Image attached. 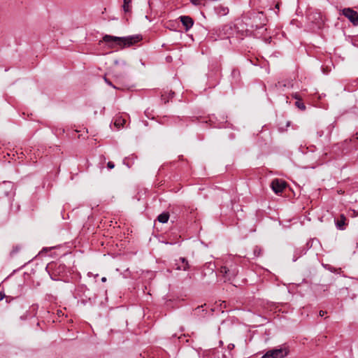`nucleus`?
Wrapping results in <instances>:
<instances>
[{"mask_svg": "<svg viewBox=\"0 0 358 358\" xmlns=\"http://www.w3.org/2000/svg\"><path fill=\"white\" fill-rule=\"evenodd\" d=\"M141 39L142 36L141 35H133L126 37L106 35L103 38V41L111 48H114L115 45H118L121 48L129 47L139 42Z\"/></svg>", "mask_w": 358, "mask_h": 358, "instance_id": "1", "label": "nucleus"}, {"mask_svg": "<svg viewBox=\"0 0 358 358\" xmlns=\"http://www.w3.org/2000/svg\"><path fill=\"white\" fill-rule=\"evenodd\" d=\"M288 355V350L286 347L274 348L268 350L262 358H284Z\"/></svg>", "mask_w": 358, "mask_h": 358, "instance_id": "2", "label": "nucleus"}, {"mask_svg": "<svg viewBox=\"0 0 358 358\" xmlns=\"http://www.w3.org/2000/svg\"><path fill=\"white\" fill-rule=\"evenodd\" d=\"M308 20L314 23L318 28H321L324 23V17L321 12L315 10L310 13Z\"/></svg>", "mask_w": 358, "mask_h": 358, "instance_id": "3", "label": "nucleus"}, {"mask_svg": "<svg viewBox=\"0 0 358 358\" xmlns=\"http://www.w3.org/2000/svg\"><path fill=\"white\" fill-rule=\"evenodd\" d=\"M219 273L222 275L224 281H230L236 277L237 271L236 269H229L226 266H221Z\"/></svg>", "mask_w": 358, "mask_h": 358, "instance_id": "4", "label": "nucleus"}, {"mask_svg": "<svg viewBox=\"0 0 358 358\" xmlns=\"http://www.w3.org/2000/svg\"><path fill=\"white\" fill-rule=\"evenodd\" d=\"M342 14L346 17L354 25H358V13L350 8H344Z\"/></svg>", "mask_w": 358, "mask_h": 358, "instance_id": "5", "label": "nucleus"}, {"mask_svg": "<svg viewBox=\"0 0 358 358\" xmlns=\"http://www.w3.org/2000/svg\"><path fill=\"white\" fill-rule=\"evenodd\" d=\"M286 187V183L282 180L275 179L271 182V187L275 194L282 192Z\"/></svg>", "mask_w": 358, "mask_h": 358, "instance_id": "6", "label": "nucleus"}, {"mask_svg": "<svg viewBox=\"0 0 358 358\" xmlns=\"http://www.w3.org/2000/svg\"><path fill=\"white\" fill-rule=\"evenodd\" d=\"M188 261L185 257H180L178 260H176L175 268L179 271H187L189 269Z\"/></svg>", "mask_w": 358, "mask_h": 358, "instance_id": "7", "label": "nucleus"}, {"mask_svg": "<svg viewBox=\"0 0 358 358\" xmlns=\"http://www.w3.org/2000/svg\"><path fill=\"white\" fill-rule=\"evenodd\" d=\"M180 20L182 25L185 27L186 31L189 30L194 24L192 18L189 16H180Z\"/></svg>", "mask_w": 358, "mask_h": 358, "instance_id": "8", "label": "nucleus"}, {"mask_svg": "<svg viewBox=\"0 0 358 358\" xmlns=\"http://www.w3.org/2000/svg\"><path fill=\"white\" fill-rule=\"evenodd\" d=\"M346 217L343 214H341L339 219L334 220L336 228L339 230H343L346 225Z\"/></svg>", "mask_w": 358, "mask_h": 358, "instance_id": "9", "label": "nucleus"}, {"mask_svg": "<svg viewBox=\"0 0 358 358\" xmlns=\"http://www.w3.org/2000/svg\"><path fill=\"white\" fill-rule=\"evenodd\" d=\"M174 92L171 90L164 91L161 94V100L164 101V103L169 102V99L173 97Z\"/></svg>", "mask_w": 358, "mask_h": 358, "instance_id": "10", "label": "nucleus"}, {"mask_svg": "<svg viewBox=\"0 0 358 358\" xmlns=\"http://www.w3.org/2000/svg\"><path fill=\"white\" fill-rule=\"evenodd\" d=\"M170 215L169 212H163L158 215V222L161 223H166L169 219Z\"/></svg>", "mask_w": 358, "mask_h": 358, "instance_id": "11", "label": "nucleus"}, {"mask_svg": "<svg viewBox=\"0 0 358 358\" xmlns=\"http://www.w3.org/2000/svg\"><path fill=\"white\" fill-rule=\"evenodd\" d=\"M126 120L121 117H118L115 119L114 125L117 128L120 129L121 127H124V124H125Z\"/></svg>", "mask_w": 358, "mask_h": 358, "instance_id": "12", "label": "nucleus"}, {"mask_svg": "<svg viewBox=\"0 0 358 358\" xmlns=\"http://www.w3.org/2000/svg\"><path fill=\"white\" fill-rule=\"evenodd\" d=\"M306 252L303 249H297L294 252V257H293V262H296L301 255L305 254Z\"/></svg>", "mask_w": 358, "mask_h": 358, "instance_id": "13", "label": "nucleus"}, {"mask_svg": "<svg viewBox=\"0 0 358 358\" xmlns=\"http://www.w3.org/2000/svg\"><path fill=\"white\" fill-rule=\"evenodd\" d=\"M131 0H124L123 9L125 13H128L131 10Z\"/></svg>", "mask_w": 358, "mask_h": 358, "instance_id": "14", "label": "nucleus"}, {"mask_svg": "<svg viewBox=\"0 0 358 358\" xmlns=\"http://www.w3.org/2000/svg\"><path fill=\"white\" fill-rule=\"evenodd\" d=\"M295 105L296 106V107H298L299 109H301L302 110H304L306 109V106L302 102L296 101L295 103Z\"/></svg>", "mask_w": 358, "mask_h": 358, "instance_id": "15", "label": "nucleus"}, {"mask_svg": "<svg viewBox=\"0 0 358 358\" xmlns=\"http://www.w3.org/2000/svg\"><path fill=\"white\" fill-rule=\"evenodd\" d=\"M190 1L195 6H199L202 3V0H190Z\"/></svg>", "mask_w": 358, "mask_h": 358, "instance_id": "16", "label": "nucleus"}, {"mask_svg": "<svg viewBox=\"0 0 358 358\" xmlns=\"http://www.w3.org/2000/svg\"><path fill=\"white\" fill-rule=\"evenodd\" d=\"M104 80L105 82L110 86H111L112 87L116 89V87L115 85H113V83L108 79L106 78V77H104Z\"/></svg>", "mask_w": 358, "mask_h": 358, "instance_id": "17", "label": "nucleus"}, {"mask_svg": "<svg viewBox=\"0 0 358 358\" xmlns=\"http://www.w3.org/2000/svg\"><path fill=\"white\" fill-rule=\"evenodd\" d=\"M107 166L108 169H112L115 167V164L112 162H108L107 164Z\"/></svg>", "mask_w": 358, "mask_h": 358, "instance_id": "18", "label": "nucleus"}, {"mask_svg": "<svg viewBox=\"0 0 358 358\" xmlns=\"http://www.w3.org/2000/svg\"><path fill=\"white\" fill-rule=\"evenodd\" d=\"M293 98L295 99H297V100H299L300 98H299V96L297 93H295L292 95Z\"/></svg>", "mask_w": 358, "mask_h": 358, "instance_id": "19", "label": "nucleus"}, {"mask_svg": "<svg viewBox=\"0 0 358 358\" xmlns=\"http://www.w3.org/2000/svg\"><path fill=\"white\" fill-rule=\"evenodd\" d=\"M326 313H327V312H325L324 310H320L319 313V315H320V316L323 317Z\"/></svg>", "mask_w": 358, "mask_h": 358, "instance_id": "20", "label": "nucleus"}, {"mask_svg": "<svg viewBox=\"0 0 358 358\" xmlns=\"http://www.w3.org/2000/svg\"><path fill=\"white\" fill-rule=\"evenodd\" d=\"M5 294L3 292H0V301L3 300Z\"/></svg>", "mask_w": 358, "mask_h": 358, "instance_id": "21", "label": "nucleus"}, {"mask_svg": "<svg viewBox=\"0 0 358 358\" xmlns=\"http://www.w3.org/2000/svg\"><path fill=\"white\" fill-rule=\"evenodd\" d=\"M254 252H255V255L258 256V255H259L260 250H258L257 249H255Z\"/></svg>", "mask_w": 358, "mask_h": 358, "instance_id": "22", "label": "nucleus"}, {"mask_svg": "<svg viewBox=\"0 0 358 358\" xmlns=\"http://www.w3.org/2000/svg\"><path fill=\"white\" fill-rule=\"evenodd\" d=\"M234 348V344H229V345H228V348H229V350H232Z\"/></svg>", "mask_w": 358, "mask_h": 358, "instance_id": "23", "label": "nucleus"}, {"mask_svg": "<svg viewBox=\"0 0 358 358\" xmlns=\"http://www.w3.org/2000/svg\"><path fill=\"white\" fill-rule=\"evenodd\" d=\"M4 184L8 185V187H12V184L10 182H4Z\"/></svg>", "mask_w": 358, "mask_h": 358, "instance_id": "24", "label": "nucleus"}, {"mask_svg": "<svg viewBox=\"0 0 358 358\" xmlns=\"http://www.w3.org/2000/svg\"><path fill=\"white\" fill-rule=\"evenodd\" d=\"M145 115H146L148 117H150V116H149V110H148V109H147V110H145Z\"/></svg>", "mask_w": 358, "mask_h": 358, "instance_id": "25", "label": "nucleus"}, {"mask_svg": "<svg viewBox=\"0 0 358 358\" xmlns=\"http://www.w3.org/2000/svg\"><path fill=\"white\" fill-rule=\"evenodd\" d=\"M162 263H164V262L159 261V260H158V262H157L158 265H159V264H162ZM159 266H158V268H159Z\"/></svg>", "mask_w": 358, "mask_h": 358, "instance_id": "26", "label": "nucleus"}, {"mask_svg": "<svg viewBox=\"0 0 358 358\" xmlns=\"http://www.w3.org/2000/svg\"><path fill=\"white\" fill-rule=\"evenodd\" d=\"M101 281H102V282H106V277H103V278H101Z\"/></svg>", "mask_w": 358, "mask_h": 358, "instance_id": "27", "label": "nucleus"}, {"mask_svg": "<svg viewBox=\"0 0 358 358\" xmlns=\"http://www.w3.org/2000/svg\"><path fill=\"white\" fill-rule=\"evenodd\" d=\"M166 59H167L168 62H169L171 59V57H167Z\"/></svg>", "mask_w": 358, "mask_h": 358, "instance_id": "28", "label": "nucleus"}, {"mask_svg": "<svg viewBox=\"0 0 358 358\" xmlns=\"http://www.w3.org/2000/svg\"><path fill=\"white\" fill-rule=\"evenodd\" d=\"M280 85H281V83L279 82V83H278V85H276V87H278V86L280 87Z\"/></svg>", "mask_w": 358, "mask_h": 358, "instance_id": "29", "label": "nucleus"}, {"mask_svg": "<svg viewBox=\"0 0 358 358\" xmlns=\"http://www.w3.org/2000/svg\"><path fill=\"white\" fill-rule=\"evenodd\" d=\"M322 134H323V133H322V132H320L319 136H322Z\"/></svg>", "mask_w": 358, "mask_h": 358, "instance_id": "30", "label": "nucleus"}]
</instances>
